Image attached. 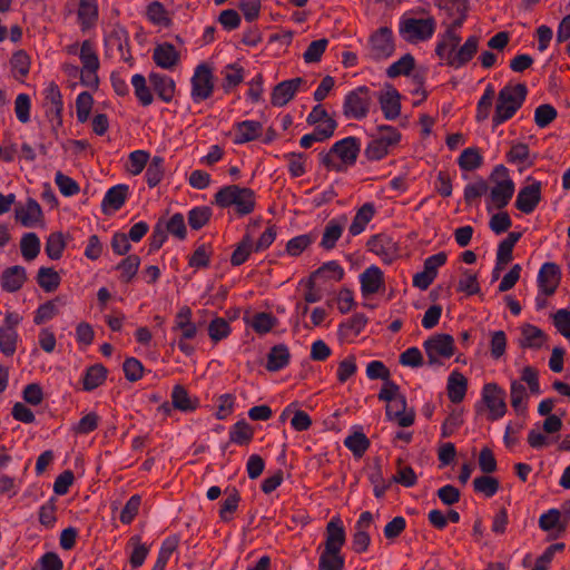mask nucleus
<instances>
[{
  "label": "nucleus",
  "mask_w": 570,
  "mask_h": 570,
  "mask_svg": "<svg viewBox=\"0 0 570 570\" xmlns=\"http://www.w3.org/2000/svg\"><path fill=\"white\" fill-rule=\"evenodd\" d=\"M527 94L528 89L524 83L503 87L498 95L495 110L492 117L493 126H499L511 119L523 105Z\"/></svg>",
  "instance_id": "obj_1"
},
{
  "label": "nucleus",
  "mask_w": 570,
  "mask_h": 570,
  "mask_svg": "<svg viewBox=\"0 0 570 570\" xmlns=\"http://www.w3.org/2000/svg\"><path fill=\"white\" fill-rule=\"evenodd\" d=\"M214 203L222 208L235 206L236 213L245 216L255 208V193L247 187L229 185L220 188L215 194Z\"/></svg>",
  "instance_id": "obj_2"
},
{
  "label": "nucleus",
  "mask_w": 570,
  "mask_h": 570,
  "mask_svg": "<svg viewBox=\"0 0 570 570\" xmlns=\"http://www.w3.org/2000/svg\"><path fill=\"white\" fill-rule=\"evenodd\" d=\"M480 38L470 36L461 47H452L450 43L438 42L436 56L445 60L446 65L453 68H461L472 60L479 49Z\"/></svg>",
  "instance_id": "obj_3"
},
{
  "label": "nucleus",
  "mask_w": 570,
  "mask_h": 570,
  "mask_svg": "<svg viewBox=\"0 0 570 570\" xmlns=\"http://www.w3.org/2000/svg\"><path fill=\"white\" fill-rule=\"evenodd\" d=\"M401 132L392 126L382 125L377 127V134L372 136L364 155L371 161L383 159L389 155L390 149L399 145Z\"/></svg>",
  "instance_id": "obj_4"
},
{
  "label": "nucleus",
  "mask_w": 570,
  "mask_h": 570,
  "mask_svg": "<svg viewBox=\"0 0 570 570\" xmlns=\"http://www.w3.org/2000/svg\"><path fill=\"white\" fill-rule=\"evenodd\" d=\"M372 98L366 86L350 91L344 99L343 114L348 119H363L367 116Z\"/></svg>",
  "instance_id": "obj_5"
},
{
  "label": "nucleus",
  "mask_w": 570,
  "mask_h": 570,
  "mask_svg": "<svg viewBox=\"0 0 570 570\" xmlns=\"http://www.w3.org/2000/svg\"><path fill=\"white\" fill-rule=\"evenodd\" d=\"M429 365H441L439 357L450 358L455 353L454 338L450 334H434L423 343Z\"/></svg>",
  "instance_id": "obj_6"
},
{
  "label": "nucleus",
  "mask_w": 570,
  "mask_h": 570,
  "mask_svg": "<svg viewBox=\"0 0 570 570\" xmlns=\"http://www.w3.org/2000/svg\"><path fill=\"white\" fill-rule=\"evenodd\" d=\"M436 22L433 17L426 19L409 18L401 22L400 33L411 43L430 39L435 31Z\"/></svg>",
  "instance_id": "obj_7"
},
{
  "label": "nucleus",
  "mask_w": 570,
  "mask_h": 570,
  "mask_svg": "<svg viewBox=\"0 0 570 570\" xmlns=\"http://www.w3.org/2000/svg\"><path fill=\"white\" fill-rule=\"evenodd\" d=\"M214 91V76L212 69L206 65H198L191 77V99L200 102L212 97Z\"/></svg>",
  "instance_id": "obj_8"
},
{
  "label": "nucleus",
  "mask_w": 570,
  "mask_h": 570,
  "mask_svg": "<svg viewBox=\"0 0 570 570\" xmlns=\"http://www.w3.org/2000/svg\"><path fill=\"white\" fill-rule=\"evenodd\" d=\"M368 57L374 61H381L390 58L394 50V41L392 30L387 27L379 28L370 37Z\"/></svg>",
  "instance_id": "obj_9"
},
{
  "label": "nucleus",
  "mask_w": 570,
  "mask_h": 570,
  "mask_svg": "<svg viewBox=\"0 0 570 570\" xmlns=\"http://www.w3.org/2000/svg\"><path fill=\"white\" fill-rule=\"evenodd\" d=\"M482 401L489 409V420L495 421L507 413L505 391L497 383L484 384Z\"/></svg>",
  "instance_id": "obj_10"
},
{
  "label": "nucleus",
  "mask_w": 570,
  "mask_h": 570,
  "mask_svg": "<svg viewBox=\"0 0 570 570\" xmlns=\"http://www.w3.org/2000/svg\"><path fill=\"white\" fill-rule=\"evenodd\" d=\"M385 415L389 421L396 422L401 428H409L415 421V411L413 407L407 409L406 397L403 394L386 405Z\"/></svg>",
  "instance_id": "obj_11"
},
{
  "label": "nucleus",
  "mask_w": 570,
  "mask_h": 570,
  "mask_svg": "<svg viewBox=\"0 0 570 570\" xmlns=\"http://www.w3.org/2000/svg\"><path fill=\"white\" fill-rule=\"evenodd\" d=\"M361 150L360 140L356 137H346L332 146V154H335L346 168L356 163Z\"/></svg>",
  "instance_id": "obj_12"
},
{
  "label": "nucleus",
  "mask_w": 570,
  "mask_h": 570,
  "mask_svg": "<svg viewBox=\"0 0 570 570\" xmlns=\"http://www.w3.org/2000/svg\"><path fill=\"white\" fill-rule=\"evenodd\" d=\"M541 202V183L533 181L522 187L517 196L515 207L523 214H531Z\"/></svg>",
  "instance_id": "obj_13"
},
{
  "label": "nucleus",
  "mask_w": 570,
  "mask_h": 570,
  "mask_svg": "<svg viewBox=\"0 0 570 570\" xmlns=\"http://www.w3.org/2000/svg\"><path fill=\"white\" fill-rule=\"evenodd\" d=\"M46 104L51 106L47 108L46 115L50 117V120H56V125H52V130L57 132V127L62 125V96L59 87L55 82H50L45 90Z\"/></svg>",
  "instance_id": "obj_14"
},
{
  "label": "nucleus",
  "mask_w": 570,
  "mask_h": 570,
  "mask_svg": "<svg viewBox=\"0 0 570 570\" xmlns=\"http://www.w3.org/2000/svg\"><path fill=\"white\" fill-rule=\"evenodd\" d=\"M561 281L560 267L556 263H544L538 274V285L546 296L556 293Z\"/></svg>",
  "instance_id": "obj_15"
},
{
  "label": "nucleus",
  "mask_w": 570,
  "mask_h": 570,
  "mask_svg": "<svg viewBox=\"0 0 570 570\" xmlns=\"http://www.w3.org/2000/svg\"><path fill=\"white\" fill-rule=\"evenodd\" d=\"M304 82L301 77L284 80L277 83L271 96V104L273 106L283 107L287 105L297 92L299 86Z\"/></svg>",
  "instance_id": "obj_16"
},
{
  "label": "nucleus",
  "mask_w": 570,
  "mask_h": 570,
  "mask_svg": "<svg viewBox=\"0 0 570 570\" xmlns=\"http://www.w3.org/2000/svg\"><path fill=\"white\" fill-rule=\"evenodd\" d=\"M366 245L370 252L381 256L385 263H392L396 256V243H394L387 235H374L367 240Z\"/></svg>",
  "instance_id": "obj_17"
},
{
  "label": "nucleus",
  "mask_w": 570,
  "mask_h": 570,
  "mask_svg": "<svg viewBox=\"0 0 570 570\" xmlns=\"http://www.w3.org/2000/svg\"><path fill=\"white\" fill-rule=\"evenodd\" d=\"M569 519L570 510L550 509L540 517L539 527L543 531L558 530V532L562 533L566 531Z\"/></svg>",
  "instance_id": "obj_18"
},
{
  "label": "nucleus",
  "mask_w": 570,
  "mask_h": 570,
  "mask_svg": "<svg viewBox=\"0 0 570 570\" xmlns=\"http://www.w3.org/2000/svg\"><path fill=\"white\" fill-rule=\"evenodd\" d=\"M128 196V186L120 184L109 188L101 202V210L105 215L119 210Z\"/></svg>",
  "instance_id": "obj_19"
},
{
  "label": "nucleus",
  "mask_w": 570,
  "mask_h": 570,
  "mask_svg": "<svg viewBox=\"0 0 570 570\" xmlns=\"http://www.w3.org/2000/svg\"><path fill=\"white\" fill-rule=\"evenodd\" d=\"M360 282L363 296L375 294L384 285L383 272L380 267L372 265L360 275Z\"/></svg>",
  "instance_id": "obj_20"
},
{
  "label": "nucleus",
  "mask_w": 570,
  "mask_h": 570,
  "mask_svg": "<svg viewBox=\"0 0 570 570\" xmlns=\"http://www.w3.org/2000/svg\"><path fill=\"white\" fill-rule=\"evenodd\" d=\"M345 543V531L338 517H334L326 525L325 549L335 553L341 551Z\"/></svg>",
  "instance_id": "obj_21"
},
{
  "label": "nucleus",
  "mask_w": 570,
  "mask_h": 570,
  "mask_svg": "<svg viewBox=\"0 0 570 570\" xmlns=\"http://www.w3.org/2000/svg\"><path fill=\"white\" fill-rule=\"evenodd\" d=\"M180 55L170 42H164L154 49L153 59L155 63L164 69H171L179 62Z\"/></svg>",
  "instance_id": "obj_22"
},
{
  "label": "nucleus",
  "mask_w": 570,
  "mask_h": 570,
  "mask_svg": "<svg viewBox=\"0 0 570 570\" xmlns=\"http://www.w3.org/2000/svg\"><path fill=\"white\" fill-rule=\"evenodd\" d=\"M514 194V183L512 179L497 180L490 191V200L498 209L504 208Z\"/></svg>",
  "instance_id": "obj_23"
},
{
  "label": "nucleus",
  "mask_w": 570,
  "mask_h": 570,
  "mask_svg": "<svg viewBox=\"0 0 570 570\" xmlns=\"http://www.w3.org/2000/svg\"><path fill=\"white\" fill-rule=\"evenodd\" d=\"M0 279L3 291L14 293L19 291L27 281L26 268L19 265L8 267L2 272Z\"/></svg>",
  "instance_id": "obj_24"
},
{
  "label": "nucleus",
  "mask_w": 570,
  "mask_h": 570,
  "mask_svg": "<svg viewBox=\"0 0 570 570\" xmlns=\"http://www.w3.org/2000/svg\"><path fill=\"white\" fill-rule=\"evenodd\" d=\"M149 81L157 96L165 102L173 100L175 95V81L173 78L158 72H151L149 75Z\"/></svg>",
  "instance_id": "obj_25"
},
{
  "label": "nucleus",
  "mask_w": 570,
  "mask_h": 570,
  "mask_svg": "<svg viewBox=\"0 0 570 570\" xmlns=\"http://www.w3.org/2000/svg\"><path fill=\"white\" fill-rule=\"evenodd\" d=\"M401 95L392 86L389 87L386 92L382 94L379 98L381 109L384 117L389 120H394L401 112Z\"/></svg>",
  "instance_id": "obj_26"
},
{
  "label": "nucleus",
  "mask_w": 570,
  "mask_h": 570,
  "mask_svg": "<svg viewBox=\"0 0 570 570\" xmlns=\"http://www.w3.org/2000/svg\"><path fill=\"white\" fill-rule=\"evenodd\" d=\"M291 360L289 348L285 344L274 345L268 354L265 368L269 372H277L286 367Z\"/></svg>",
  "instance_id": "obj_27"
},
{
  "label": "nucleus",
  "mask_w": 570,
  "mask_h": 570,
  "mask_svg": "<svg viewBox=\"0 0 570 570\" xmlns=\"http://www.w3.org/2000/svg\"><path fill=\"white\" fill-rule=\"evenodd\" d=\"M42 210L38 202L33 198H28L26 206L16 209V219L19 220L24 227H31L42 219Z\"/></svg>",
  "instance_id": "obj_28"
},
{
  "label": "nucleus",
  "mask_w": 570,
  "mask_h": 570,
  "mask_svg": "<svg viewBox=\"0 0 570 570\" xmlns=\"http://www.w3.org/2000/svg\"><path fill=\"white\" fill-rule=\"evenodd\" d=\"M173 407L181 412H193L199 406L197 397H190L183 385H175L171 391Z\"/></svg>",
  "instance_id": "obj_29"
},
{
  "label": "nucleus",
  "mask_w": 570,
  "mask_h": 570,
  "mask_svg": "<svg viewBox=\"0 0 570 570\" xmlns=\"http://www.w3.org/2000/svg\"><path fill=\"white\" fill-rule=\"evenodd\" d=\"M235 144H245L255 140L262 135L263 126L259 121L245 120L236 124Z\"/></svg>",
  "instance_id": "obj_30"
},
{
  "label": "nucleus",
  "mask_w": 570,
  "mask_h": 570,
  "mask_svg": "<svg viewBox=\"0 0 570 570\" xmlns=\"http://www.w3.org/2000/svg\"><path fill=\"white\" fill-rule=\"evenodd\" d=\"M466 17L468 12H464V8L462 7L458 16L451 17L453 19L452 22L446 24L445 32L438 42H445L450 43L452 47H458L461 42V37L458 33V30L463 26Z\"/></svg>",
  "instance_id": "obj_31"
},
{
  "label": "nucleus",
  "mask_w": 570,
  "mask_h": 570,
  "mask_svg": "<svg viewBox=\"0 0 570 570\" xmlns=\"http://www.w3.org/2000/svg\"><path fill=\"white\" fill-rule=\"evenodd\" d=\"M468 381L463 374L454 371L448 380V396L452 403H460L466 393Z\"/></svg>",
  "instance_id": "obj_32"
},
{
  "label": "nucleus",
  "mask_w": 570,
  "mask_h": 570,
  "mask_svg": "<svg viewBox=\"0 0 570 570\" xmlns=\"http://www.w3.org/2000/svg\"><path fill=\"white\" fill-rule=\"evenodd\" d=\"M78 20L82 30L90 29L98 20V6L96 0H80Z\"/></svg>",
  "instance_id": "obj_33"
},
{
  "label": "nucleus",
  "mask_w": 570,
  "mask_h": 570,
  "mask_svg": "<svg viewBox=\"0 0 570 570\" xmlns=\"http://www.w3.org/2000/svg\"><path fill=\"white\" fill-rule=\"evenodd\" d=\"M107 368L102 364H95L86 370L82 387L90 392L100 386L107 379Z\"/></svg>",
  "instance_id": "obj_34"
},
{
  "label": "nucleus",
  "mask_w": 570,
  "mask_h": 570,
  "mask_svg": "<svg viewBox=\"0 0 570 570\" xmlns=\"http://www.w3.org/2000/svg\"><path fill=\"white\" fill-rule=\"evenodd\" d=\"M375 213L374 206L371 203L364 204L356 213L350 225L348 232L351 235H360L371 222Z\"/></svg>",
  "instance_id": "obj_35"
},
{
  "label": "nucleus",
  "mask_w": 570,
  "mask_h": 570,
  "mask_svg": "<svg viewBox=\"0 0 570 570\" xmlns=\"http://www.w3.org/2000/svg\"><path fill=\"white\" fill-rule=\"evenodd\" d=\"M521 335V347L540 348L546 340L543 331L531 324L522 326Z\"/></svg>",
  "instance_id": "obj_36"
},
{
  "label": "nucleus",
  "mask_w": 570,
  "mask_h": 570,
  "mask_svg": "<svg viewBox=\"0 0 570 570\" xmlns=\"http://www.w3.org/2000/svg\"><path fill=\"white\" fill-rule=\"evenodd\" d=\"M254 438V429L245 421L236 422L229 431V440L238 445H247Z\"/></svg>",
  "instance_id": "obj_37"
},
{
  "label": "nucleus",
  "mask_w": 570,
  "mask_h": 570,
  "mask_svg": "<svg viewBox=\"0 0 570 570\" xmlns=\"http://www.w3.org/2000/svg\"><path fill=\"white\" fill-rule=\"evenodd\" d=\"M38 285L47 293L56 291L61 282L60 275L51 267H40L37 274Z\"/></svg>",
  "instance_id": "obj_38"
},
{
  "label": "nucleus",
  "mask_w": 570,
  "mask_h": 570,
  "mask_svg": "<svg viewBox=\"0 0 570 570\" xmlns=\"http://www.w3.org/2000/svg\"><path fill=\"white\" fill-rule=\"evenodd\" d=\"M343 224L336 219H331L325 226L320 245L326 250L333 249L343 234Z\"/></svg>",
  "instance_id": "obj_39"
},
{
  "label": "nucleus",
  "mask_w": 570,
  "mask_h": 570,
  "mask_svg": "<svg viewBox=\"0 0 570 570\" xmlns=\"http://www.w3.org/2000/svg\"><path fill=\"white\" fill-rule=\"evenodd\" d=\"M253 249L252 236L249 233H246L234 249L230 257V264L233 266H240L247 261Z\"/></svg>",
  "instance_id": "obj_40"
},
{
  "label": "nucleus",
  "mask_w": 570,
  "mask_h": 570,
  "mask_svg": "<svg viewBox=\"0 0 570 570\" xmlns=\"http://www.w3.org/2000/svg\"><path fill=\"white\" fill-rule=\"evenodd\" d=\"M344 445L354 454L361 458L370 448V440L363 432H354L344 440Z\"/></svg>",
  "instance_id": "obj_41"
},
{
  "label": "nucleus",
  "mask_w": 570,
  "mask_h": 570,
  "mask_svg": "<svg viewBox=\"0 0 570 570\" xmlns=\"http://www.w3.org/2000/svg\"><path fill=\"white\" fill-rule=\"evenodd\" d=\"M414 67V57L411 53H405L386 69V75L389 78H396L401 75L409 76Z\"/></svg>",
  "instance_id": "obj_42"
},
{
  "label": "nucleus",
  "mask_w": 570,
  "mask_h": 570,
  "mask_svg": "<svg viewBox=\"0 0 570 570\" xmlns=\"http://www.w3.org/2000/svg\"><path fill=\"white\" fill-rule=\"evenodd\" d=\"M66 248V240L61 232L51 233L46 242L45 252L51 259H59Z\"/></svg>",
  "instance_id": "obj_43"
},
{
  "label": "nucleus",
  "mask_w": 570,
  "mask_h": 570,
  "mask_svg": "<svg viewBox=\"0 0 570 570\" xmlns=\"http://www.w3.org/2000/svg\"><path fill=\"white\" fill-rule=\"evenodd\" d=\"M140 266V258L138 255L132 254L128 255L125 259H122L118 265L117 269L121 272L120 279L124 283H129L136 276L138 268Z\"/></svg>",
  "instance_id": "obj_44"
},
{
  "label": "nucleus",
  "mask_w": 570,
  "mask_h": 570,
  "mask_svg": "<svg viewBox=\"0 0 570 570\" xmlns=\"http://www.w3.org/2000/svg\"><path fill=\"white\" fill-rule=\"evenodd\" d=\"M309 276L313 278H325L341 281L344 277L343 267L335 261L324 263L321 267L314 271Z\"/></svg>",
  "instance_id": "obj_45"
},
{
  "label": "nucleus",
  "mask_w": 570,
  "mask_h": 570,
  "mask_svg": "<svg viewBox=\"0 0 570 570\" xmlns=\"http://www.w3.org/2000/svg\"><path fill=\"white\" fill-rule=\"evenodd\" d=\"M21 254L27 261L35 259L40 253V239L36 233H27L20 242Z\"/></svg>",
  "instance_id": "obj_46"
},
{
  "label": "nucleus",
  "mask_w": 570,
  "mask_h": 570,
  "mask_svg": "<svg viewBox=\"0 0 570 570\" xmlns=\"http://www.w3.org/2000/svg\"><path fill=\"white\" fill-rule=\"evenodd\" d=\"M458 164L461 169L472 171L482 165V156L478 148L470 147L461 153Z\"/></svg>",
  "instance_id": "obj_47"
},
{
  "label": "nucleus",
  "mask_w": 570,
  "mask_h": 570,
  "mask_svg": "<svg viewBox=\"0 0 570 570\" xmlns=\"http://www.w3.org/2000/svg\"><path fill=\"white\" fill-rule=\"evenodd\" d=\"M498 479L490 475H482L473 480V489L478 494L487 498L493 497L499 490Z\"/></svg>",
  "instance_id": "obj_48"
},
{
  "label": "nucleus",
  "mask_w": 570,
  "mask_h": 570,
  "mask_svg": "<svg viewBox=\"0 0 570 570\" xmlns=\"http://www.w3.org/2000/svg\"><path fill=\"white\" fill-rule=\"evenodd\" d=\"M131 83L135 90V95L142 106H149L153 100V94L146 83V78L142 75H134Z\"/></svg>",
  "instance_id": "obj_49"
},
{
  "label": "nucleus",
  "mask_w": 570,
  "mask_h": 570,
  "mask_svg": "<svg viewBox=\"0 0 570 570\" xmlns=\"http://www.w3.org/2000/svg\"><path fill=\"white\" fill-rule=\"evenodd\" d=\"M145 176L150 188L157 186L164 177V158L155 156L149 163Z\"/></svg>",
  "instance_id": "obj_50"
},
{
  "label": "nucleus",
  "mask_w": 570,
  "mask_h": 570,
  "mask_svg": "<svg viewBox=\"0 0 570 570\" xmlns=\"http://www.w3.org/2000/svg\"><path fill=\"white\" fill-rule=\"evenodd\" d=\"M252 328L258 334H266L277 324V318L271 313L261 312L253 316Z\"/></svg>",
  "instance_id": "obj_51"
},
{
  "label": "nucleus",
  "mask_w": 570,
  "mask_h": 570,
  "mask_svg": "<svg viewBox=\"0 0 570 570\" xmlns=\"http://www.w3.org/2000/svg\"><path fill=\"white\" fill-rule=\"evenodd\" d=\"M224 73L223 88L228 92L232 88L238 86L244 79V69L237 63L228 65Z\"/></svg>",
  "instance_id": "obj_52"
},
{
  "label": "nucleus",
  "mask_w": 570,
  "mask_h": 570,
  "mask_svg": "<svg viewBox=\"0 0 570 570\" xmlns=\"http://www.w3.org/2000/svg\"><path fill=\"white\" fill-rule=\"evenodd\" d=\"M212 209L207 206L195 207L188 213V224L191 229L199 230L212 217Z\"/></svg>",
  "instance_id": "obj_53"
},
{
  "label": "nucleus",
  "mask_w": 570,
  "mask_h": 570,
  "mask_svg": "<svg viewBox=\"0 0 570 570\" xmlns=\"http://www.w3.org/2000/svg\"><path fill=\"white\" fill-rule=\"evenodd\" d=\"M18 343L17 330L0 327V352L6 356H12L16 353Z\"/></svg>",
  "instance_id": "obj_54"
},
{
  "label": "nucleus",
  "mask_w": 570,
  "mask_h": 570,
  "mask_svg": "<svg viewBox=\"0 0 570 570\" xmlns=\"http://www.w3.org/2000/svg\"><path fill=\"white\" fill-rule=\"evenodd\" d=\"M558 116L557 109L550 104H543L534 110V122L539 128L548 127Z\"/></svg>",
  "instance_id": "obj_55"
},
{
  "label": "nucleus",
  "mask_w": 570,
  "mask_h": 570,
  "mask_svg": "<svg viewBox=\"0 0 570 570\" xmlns=\"http://www.w3.org/2000/svg\"><path fill=\"white\" fill-rule=\"evenodd\" d=\"M82 69H99V59L90 40H85L80 48Z\"/></svg>",
  "instance_id": "obj_56"
},
{
  "label": "nucleus",
  "mask_w": 570,
  "mask_h": 570,
  "mask_svg": "<svg viewBox=\"0 0 570 570\" xmlns=\"http://www.w3.org/2000/svg\"><path fill=\"white\" fill-rule=\"evenodd\" d=\"M94 105V98L90 92H80L76 99V111L77 119L79 122H86L89 118L91 108Z\"/></svg>",
  "instance_id": "obj_57"
},
{
  "label": "nucleus",
  "mask_w": 570,
  "mask_h": 570,
  "mask_svg": "<svg viewBox=\"0 0 570 570\" xmlns=\"http://www.w3.org/2000/svg\"><path fill=\"white\" fill-rule=\"evenodd\" d=\"M318 568L320 570H343L344 558L341 556V551L332 553L324 550L320 557Z\"/></svg>",
  "instance_id": "obj_58"
},
{
  "label": "nucleus",
  "mask_w": 570,
  "mask_h": 570,
  "mask_svg": "<svg viewBox=\"0 0 570 570\" xmlns=\"http://www.w3.org/2000/svg\"><path fill=\"white\" fill-rule=\"evenodd\" d=\"M230 333L229 323L223 317L214 318L208 325V335L214 342L226 338Z\"/></svg>",
  "instance_id": "obj_59"
},
{
  "label": "nucleus",
  "mask_w": 570,
  "mask_h": 570,
  "mask_svg": "<svg viewBox=\"0 0 570 570\" xmlns=\"http://www.w3.org/2000/svg\"><path fill=\"white\" fill-rule=\"evenodd\" d=\"M327 43L328 41L325 38L312 41L303 55L305 62H318L327 47Z\"/></svg>",
  "instance_id": "obj_60"
},
{
  "label": "nucleus",
  "mask_w": 570,
  "mask_h": 570,
  "mask_svg": "<svg viewBox=\"0 0 570 570\" xmlns=\"http://www.w3.org/2000/svg\"><path fill=\"white\" fill-rule=\"evenodd\" d=\"M458 291L464 292L468 295H475L480 293V285L478 282V276L474 273H471L469 269H464L462 273V278L459 281Z\"/></svg>",
  "instance_id": "obj_61"
},
{
  "label": "nucleus",
  "mask_w": 570,
  "mask_h": 570,
  "mask_svg": "<svg viewBox=\"0 0 570 570\" xmlns=\"http://www.w3.org/2000/svg\"><path fill=\"white\" fill-rule=\"evenodd\" d=\"M55 183L63 196L69 197L79 193L77 181L61 171L56 173Z\"/></svg>",
  "instance_id": "obj_62"
},
{
  "label": "nucleus",
  "mask_w": 570,
  "mask_h": 570,
  "mask_svg": "<svg viewBox=\"0 0 570 570\" xmlns=\"http://www.w3.org/2000/svg\"><path fill=\"white\" fill-rule=\"evenodd\" d=\"M212 252L209 250V246L202 244L199 245L191 256L189 257L188 264L194 268H205L208 267L210 262Z\"/></svg>",
  "instance_id": "obj_63"
},
{
  "label": "nucleus",
  "mask_w": 570,
  "mask_h": 570,
  "mask_svg": "<svg viewBox=\"0 0 570 570\" xmlns=\"http://www.w3.org/2000/svg\"><path fill=\"white\" fill-rule=\"evenodd\" d=\"M564 543L558 542L549 546L546 551L535 560V564L532 570H548V566L553 560L557 552L564 550Z\"/></svg>",
  "instance_id": "obj_64"
}]
</instances>
